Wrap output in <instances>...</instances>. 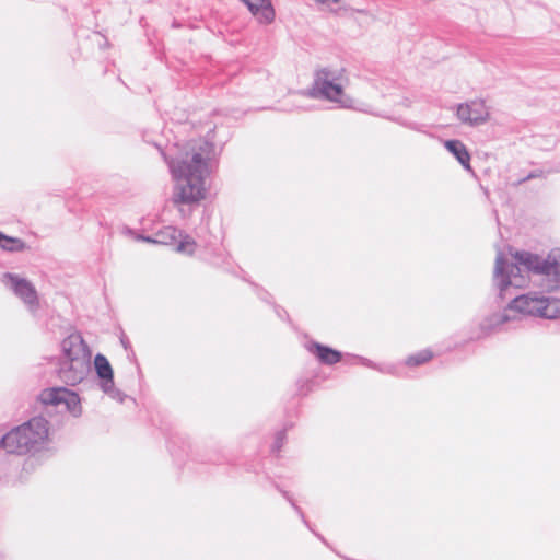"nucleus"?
Segmentation results:
<instances>
[{
  "instance_id": "obj_1",
  "label": "nucleus",
  "mask_w": 560,
  "mask_h": 560,
  "mask_svg": "<svg viewBox=\"0 0 560 560\" xmlns=\"http://www.w3.org/2000/svg\"><path fill=\"white\" fill-rule=\"evenodd\" d=\"M215 148L210 141L198 139L185 144L176 158H165L174 180V205H197L206 197V179L212 172Z\"/></svg>"
},
{
  "instance_id": "obj_2",
  "label": "nucleus",
  "mask_w": 560,
  "mask_h": 560,
  "mask_svg": "<svg viewBox=\"0 0 560 560\" xmlns=\"http://www.w3.org/2000/svg\"><path fill=\"white\" fill-rule=\"evenodd\" d=\"M541 277L540 287L555 291L560 284V252L552 250L546 257L522 252L514 255V262H509L503 253L495 258L493 280L500 298L504 299L510 288H522L527 283L528 272Z\"/></svg>"
},
{
  "instance_id": "obj_3",
  "label": "nucleus",
  "mask_w": 560,
  "mask_h": 560,
  "mask_svg": "<svg viewBox=\"0 0 560 560\" xmlns=\"http://www.w3.org/2000/svg\"><path fill=\"white\" fill-rule=\"evenodd\" d=\"M91 350L80 332H72L61 342L58 374L69 385L82 382L90 372Z\"/></svg>"
},
{
  "instance_id": "obj_4",
  "label": "nucleus",
  "mask_w": 560,
  "mask_h": 560,
  "mask_svg": "<svg viewBox=\"0 0 560 560\" xmlns=\"http://www.w3.org/2000/svg\"><path fill=\"white\" fill-rule=\"evenodd\" d=\"M49 424L44 417H34L13 428L0 439V448L7 453L25 455L38 452L48 441Z\"/></svg>"
},
{
  "instance_id": "obj_5",
  "label": "nucleus",
  "mask_w": 560,
  "mask_h": 560,
  "mask_svg": "<svg viewBox=\"0 0 560 560\" xmlns=\"http://www.w3.org/2000/svg\"><path fill=\"white\" fill-rule=\"evenodd\" d=\"M347 77L345 69L325 67L315 72L314 82L310 90L301 95L312 98H324L329 102L338 103L342 107H349L351 100L343 92Z\"/></svg>"
},
{
  "instance_id": "obj_6",
  "label": "nucleus",
  "mask_w": 560,
  "mask_h": 560,
  "mask_svg": "<svg viewBox=\"0 0 560 560\" xmlns=\"http://www.w3.org/2000/svg\"><path fill=\"white\" fill-rule=\"evenodd\" d=\"M510 313L517 319L523 315L539 316L548 319L560 317V299L539 296L534 293L518 295L508 305Z\"/></svg>"
},
{
  "instance_id": "obj_7",
  "label": "nucleus",
  "mask_w": 560,
  "mask_h": 560,
  "mask_svg": "<svg viewBox=\"0 0 560 560\" xmlns=\"http://www.w3.org/2000/svg\"><path fill=\"white\" fill-rule=\"evenodd\" d=\"M1 283L14 293L28 308L36 313L39 307V300L35 287L20 275L5 272L1 277Z\"/></svg>"
},
{
  "instance_id": "obj_8",
  "label": "nucleus",
  "mask_w": 560,
  "mask_h": 560,
  "mask_svg": "<svg viewBox=\"0 0 560 560\" xmlns=\"http://www.w3.org/2000/svg\"><path fill=\"white\" fill-rule=\"evenodd\" d=\"M39 400L46 406H54L70 412L73 417L82 413L81 400L77 393L65 387H52L44 389Z\"/></svg>"
},
{
  "instance_id": "obj_9",
  "label": "nucleus",
  "mask_w": 560,
  "mask_h": 560,
  "mask_svg": "<svg viewBox=\"0 0 560 560\" xmlns=\"http://www.w3.org/2000/svg\"><path fill=\"white\" fill-rule=\"evenodd\" d=\"M141 240L156 244L174 245L176 252L187 255L194 254L196 248L195 241L174 226L163 228L155 234L154 238L141 237Z\"/></svg>"
},
{
  "instance_id": "obj_10",
  "label": "nucleus",
  "mask_w": 560,
  "mask_h": 560,
  "mask_svg": "<svg viewBox=\"0 0 560 560\" xmlns=\"http://www.w3.org/2000/svg\"><path fill=\"white\" fill-rule=\"evenodd\" d=\"M456 117L464 125L477 127L490 119V112L483 100H472L456 106Z\"/></svg>"
},
{
  "instance_id": "obj_11",
  "label": "nucleus",
  "mask_w": 560,
  "mask_h": 560,
  "mask_svg": "<svg viewBox=\"0 0 560 560\" xmlns=\"http://www.w3.org/2000/svg\"><path fill=\"white\" fill-rule=\"evenodd\" d=\"M94 369L100 378V386L102 390L107 394L110 398L124 401L125 395L115 387L114 372L107 358L101 353H97L94 358Z\"/></svg>"
},
{
  "instance_id": "obj_12",
  "label": "nucleus",
  "mask_w": 560,
  "mask_h": 560,
  "mask_svg": "<svg viewBox=\"0 0 560 560\" xmlns=\"http://www.w3.org/2000/svg\"><path fill=\"white\" fill-rule=\"evenodd\" d=\"M260 24H271L276 13L270 0H240Z\"/></svg>"
},
{
  "instance_id": "obj_13",
  "label": "nucleus",
  "mask_w": 560,
  "mask_h": 560,
  "mask_svg": "<svg viewBox=\"0 0 560 560\" xmlns=\"http://www.w3.org/2000/svg\"><path fill=\"white\" fill-rule=\"evenodd\" d=\"M515 320H517V316L512 315L509 307L506 306L501 313H494L486 317L480 323V329L482 330L483 335H489L498 330L502 325Z\"/></svg>"
},
{
  "instance_id": "obj_14",
  "label": "nucleus",
  "mask_w": 560,
  "mask_h": 560,
  "mask_svg": "<svg viewBox=\"0 0 560 560\" xmlns=\"http://www.w3.org/2000/svg\"><path fill=\"white\" fill-rule=\"evenodd\" d=\"M307 349L310 352L314 353L324 364L331 365L339 362L341 359V353L339 351L317 342H312Z\"/></svg>"
},
{
  "instance_id": "obj_15",
  "label": "nucleus",
  "mask_w": 560,
  "mask_h": 560,
  "mask_svg": "<svg viewBox=\"0 0 560 560\" xmlns=\"http://www.w3.org/2000/svg\"><path fill=\"white\" fill-rule=\"evenodd\" d=\"M444 147L456 158L465 170L471 171L470 154L460 140H446Z\"/></svg>"
},
{
  "instance_id": "obj_16",
  "label": "nucleus",
  "mask_w": 560,
  "mask_h": 560,
  "mask_svg": "<svg viewBox=\"0 0 560 560\" xmlns=\"http://www.w3.org/2000/svg\"><path fill=\"white\" fill-rule=\"evenodd\" d=\"M25 243L18 237H11L0 232V248L7 252H22L25 249Z\"/></svg>"
},
{
  "instance_id": "obj_17",
  "label": "nucleus",
  "mask_w": 560,
  "mask_h": 560,
  "mask_svg": "<svg viewBox=\"0 0 560 560\" xmlns=\"http://www.w3.org/2000/svg\"><path fill=\"white\" fill-rule=\"evenodd\" d=\"M432 358V352L430 350H422L417 354L410 355L406 360V364L409 366H416L428 362Z\"/></svg>"
},
{
  "instance_id": "obj_18",
  "label": "nucleus",
  "mask_w": 560,
  "mask_h": 560,
  "mask_svg": "<svg viewBox=\"0 0 560 560\" xmlns=\"http://www.w3.org/2000/svg\"><path fill=\"white\" fill-rule=\"evenodd\" d=\"M284 441V432H278L275 444L272 445V452H279Z\"/></svg>"
},
{
  "instance_id": "obj_19",
  "label": "nucleus",
  "mask_w": 560,
  "mask_h": 560,
  "mask_svg": "<svg viewBox=\"0 0 560 560\" xmlns=\"http://www.w3.org/2000/svg\"><path fill=\"white\" fill-rule=\"evenodd\" d=\"M317 3L330 7L331 4H340L341 0H315Z\"/></svg>"
},
{
  "instance_id": "obj_20",
  "label": "nucleus",
  "mask_w": 560,
  "mask_h": 560,
  "mask_svg": "<svg viewBox=\"0 0 560 560\" xmlns=\"http://www.w3.org/2000/svg\"><path fill=\"white\" fill-rule=\"evenodd\" d=\"M538 176H539V174H538V173H536V172H532V173H529V174L527 175V177H526V178H524V180H528V179H530V178H535V177H538Z\"/></svg>"
},
{
  "instance_id": "obj_21",
  "label": "nucleus",
  "mask_w": 560,
  "mask_h": 560,
  "mask_svg": "<svg viewBox=\"0 0 560 560\" xmlns=\"http://www.w3.org/2000/svg\"><path fill=\"white\" fill-rule=\"evenodd\" d=\"M331 11H337L338 9H340V5L339 4H331L330 7H328Z\"/></svg>"
},
{
  "instance_id": "obj_22",
  "label": "nucleus",
  "mask_w": 560,
  "mask_h": 560,
  "mask_svg": "<svg viewBox=\"0 0 560 560\" xmlns=\"http://www.w3.org/2000/svg\"><path fill=\"white\" fill-rule=\"evenodd\" d=\"M121 343H122V346H124V348H125V349H127V348H128V341H127V340L121 339Z\"/></svg>"
},
{
  "instance_id": "obj_23",
  "label": "nucleus",
  "mask_w": 560,
  "mask_h": 560,
  "mask_svg": "<svg viewBox=\"0 0 560 560\" xmlns=\"http://www.w3.org/2000/svg\"><path fill=\"white\" fill-rule=\"evenodd\" d=\"M363 364H364V365H370V363H369V362H368V360H365V359L363 360Z\"/></svg>"
},
{
  "instance_id": "obj_24",
  "label": "nucleus",
  "mask_w": 560,
  "mask_h": 560,
  "mask_svg": "<svg viewBox=\"0 0 560 560\" xmlns=\"http://www.w3.org/2000/svg\"><path fill=\"white\" fill-rule=\"evenodd\" d=\"M359 12H360V13L368 14V12H366V11H364V10H360Z\"/></svg>"
}]
</instances>
